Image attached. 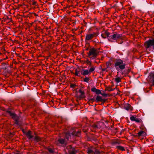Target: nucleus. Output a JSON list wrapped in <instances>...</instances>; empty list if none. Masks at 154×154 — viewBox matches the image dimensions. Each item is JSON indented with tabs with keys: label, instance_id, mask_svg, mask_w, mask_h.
<instances>
[{
	"label": "nucleus",
	"instance_id": "obj_1",
	"mask_svg": "<svg viewBox=\"0 0 154 154\" xmlns=\"http://www.w3.org/2000/svg\"><path fill=\"white\" fill-rule=\"evenodd\" d=\"M114 66L117 70L124 69L125 68L126 64L121 59H117L115 61Z\"/></svg>",
	"mask_w": 154,
	"mask_h": 154
},
{
	"label": "nucleus",
	"instance_id": "obj_2",
	"mask_svg": "<svg viewBox=\"0 0 154 154\" xmlns=\"http://www.w3.org/2000/svg\"><path fill=\"white\" fill-rule=\"evenodd\" d=\"M99 53L98 50L93 48L89 50L88 54L89 58L93 59L96 58Z\"/></svg>",
	"mask_w": 154,
	"mask_h": 154
},
{
	"label": "nucleus",
	"instance_id": "obj_3",
	"mask_svg": "<svg viewBox=\"0 0 154 154\" xmlns=\"http://www.w3.org/2000/svg\"><path fill=\"white\" fill-rule=\"evenodd\" d=\"M6 112L7 113H9L10 116L15 121V123L17 125H18L19 120V117L16 114L11 112L10 111L7 110Z\"/></svg>",
	"mask_w": 154,
	"mask_h": 154
},
{
	"label": "nucleus",
	"instance_id": "obj_4",
	"mask_svg": "<svg viewBox=\"0 0 154 154\" xmlns=\"http://www.w3.org/2000/svg\"><path fill=\"white\" fill-rule=\"evenodd\" d=\"M95 69V68L93 67H92L89 70L88 69H82L81 71V74L83 75H90L91 72L94 71Z\"/></svg>",
	"mask_w": 154,
	"mask_h": 154
},
{
	"label": "nucleus",
	"instance_id": "obj_5",
	"mask_svg": "<svg viewBox=\"0 0 154 154\" xmlns=\"http://www.w3.org/2000/svg\"><path fill=\"white\" fill-rule=\"evenodd\" d=\"M98 35V33L95 32H93L91 34H87L86 36L85 40L86 41L91 40L94 37H96Z\"/></svg>",
	"mask_w": 154,
	"mask_h": 154
},
{
	"label": "nucleus",
	"instance_id": "obj_6",
	"mask_svg": "<svg viewBox=\"0 0 154 154\" xmlns=\"http://www.w3.org/2000/svg\"><path fill=\"white\" fill-rule=\"evenodd\" d=\"M104 125V123L101 122H96L94 124L91 126V127L92 128L95 130L97 129H99L103 126Z\"/></svg>",
	"mask_w": 154,
	"mask_h": 154
},
{
	"label": "nucleus",
	"instance_id": "obj_7",
	"mask_svg": "<svg viewBox=\"0 0 154 154\" xmlns=\"http://www.w3.org/2000/svg\"><path fill=\"white\" fill-rule=\"evenodd\" d=\"M144 45L145 47L146 48H149L152 46H154V39H149L146 42L144 43Z\"/></svg>",
	"mask_w": 154,
	"mask_h": 154
},
{
	"label": "nucleus",
	"instance_id": "obj_8",
	"mask_svg": "<svg viewBox=\"0 0 154 154\" xmlns=\"http://www.w3.org/2000/svg\"><path fill=\"white\" fill-rule=\"evenodd\" d=\"M67 149L68 150L69 154H76V151L75 149L72 147L71 145H69L67 146Z\"/></svg>",
	"mask_w": 154,
	"mask_h": 154
},
{
	"label": "nucleus",
	"instance_id": "obj_9",
	"mask_svg": "<svg viewBox=\"0 0 154 154\" xmlns=\"http://www.w3.org/2000/svg\"><path fill=\"white\" fill-rule=\"evenodd\" d=\"M122 36L121 34L114 33L113 35H111L109 36V39H112L114 40H116L120 38Z\"/></svg>",
	"mask_w": 154,
	"mask_h": 154
},
{
	"label": "nucleus",
	"instance_id": "obj_10",
	"mask_svg": "<svg viewBox=\"0 0 154 154\" xmlns=\"http://www.w3.org/2000/svg\"><path fill=\"white\" fill-rule=\"evenodd\" d=\"M96 102L100 101L101 102V104H103L106 101V99H103L102 97L99 95H97L95 99Z\"/></svg>",
	"mask_w": 154,
	"mask_h": 154
},
{
	"label": "nucleus",
	"instance_id": "obj_11",
	"mask_svg": "<svg viewBox=\"0 0 154 154\" xmlns=\"http://www.w3.org/2000/svg\"><path fill=\"white\" fill-rule=\"evenodd\" d=\"M110 35V33L108 32V30H106L103 32L101 34V36L103 38H105L106 37H109Z\"/></svg>",
	"mask_w": 154,
	"mask_h": 154
},
{
	"label": "nucleus",
	"instance_id": "obj_12",
	"mask_svg": "<svg viewBox=\"0 0 154 154\" xmlns=\"http://www.w3.org/2000/svg\"><path fill=\"white\" fill-rule=\"evenodd\" d=\"M130 119L131 121H134L137 123H142V120L139 118H136L134 116L130 117Z\"/></svg>",
	"mask_w": 154,
	"mask_h": 154
},
{
	"label": "nucleus",
	"instance_id": "obj_13",
	"mask_svg": "<svg viewBox=\"0 0 154 154\" xmlns=\"http://www.w3.org/2000/svg\"><path fill=\"white\" fill-rule=\"evenodd\" d=\"M91 91L94 92L97 94H101V92L100 90L96 89L95 87H93L91 89Z\"/></svg>",
	"mask_w": 154,
	"mask_h": 154
},
{
	"label": "nucleus",
	"instance_id": "obj_14",
	"mask_svg": "<svg viewBox=\"0 0 154 154\" xmlns=\"http://www.w3.org/2000/svg\"><path fill=\"white\" fill-rule=\"evenodd\" d=\"M32 132L30 131H29L26 133V135L27 138L29 139H31L33 137V136L32 135Z\"/></svg>",
	"mask_w": 154,
	"mask_h": 154
},
{
	"label": "nucleus",
	"instance_id": "obj_15",
	"mask_svg": "<svg viewBox=\"0 0 154 154\" xmlns=\"http://www.w3.org/2000/svg\"><path fill=\"white\" fill-rule=\"evenodd\" d=\"M58 142L62 145H66L67 144V142L65 139L62 138H60L58 139Z\"/></svg>",
	"mask_w": 154,
	"mask_h": 154
},
{
	"label": "nucleus",
	"instance_id": "obj_16",
	"mask_svg": "<svg viewBox=\"0 0 154 154\" xmlns=\"http://www.w3.org/2000/svg\"><path fill=\"white\" fill-rule=\"evenodd\" d=\"M124 108L127 110H132L133 108L131 106L129 103H126L124 106Z\"/></svg>",
	"mask_w": 154,
	"mask_h": 154
},
{
	"label": "nucleus",
	"instance_id": "obj_17",
	"mask_svg": "<svg viewBox=\"0 0 154 154\" xmlns=\"http://www.w3.org/2000/svg\"><path fill=\"white\" fill-rule=\"evenodd\" d=\"M79 92L80 94V95L79 97L80 98H84L85 97V93L84 91L81 89L79 90Z\"/></svg>",
	"mask_w": 154,
	"mask_h": 154
},
{
	"label": "nucleus",
	"instance_id": "obj_18",
	"mask_svg": "<svg viewBox=\"0 0 154 154\" xmlns=\"http://www.w3.org/2000/svg\"><path fill=\"white\" fill-rule=\"evenodd\" d=\"M71 134L72 135L79 137L81 135V131H78L77 132L73 131L71 133Z\"/></svg>",
	"mask_w": 154,
	"mask_h": 154
},
{
	"label": "nucleus",
	"instance_id": "obj_19",
	"mask_svg": "<svg viewBox=\"0 0 154 154\" xmlns=\"http://www.w3.org/2000/svg\"><path fill=\"white\" fill-rule=\"evenodd\" d=\"M93 149L92 147L88 148L87 152V153L88 154H94V151H93Z\"/></svg>",
	"mask_w": 154,
	"mask_h": 154
},
{
	"label": "nucleus",
	"instance_id": "obj_20",
	"mask_svg": "<svg viewBox=\"0 0 154 154\" xmlns=\"http://www.w3.org/2000/svg\"><path fill=\"white\" fill-rule=\"evenodd\" d=\"M138 136L139 137H140L141 136L145 135L146 134L145 132L143 131H139L137 134Z\"/></svg>",
	"mask_w": 154,
	"mask_h": 154
},
{
	"label": "nucleus",
	"instance_id": "obj_21",
	"mask_svg": "<svg viewBox=\"0 0 154 154\" xmlns=\"http://www.w3.org/2000/svg\"><path fill=\"white\" fill-rule=\"evenodd\" d=\"M71 134V133H66L65 134V137L66 138L67 140H69V138L71 137L70 134Z\"/></svg>",
	"mask_w": 154,
	"mask_h": 154
},
{
	"label": "nucleus",
	"instance_id": "obj_22",
	"mask_svg": "<svg viewBox=\"0 0 154 154\" xmlns=\"http://www.w3.org/2000/svg\"><path fill=\"white\" fill-rule=\"evenodd\" d=\"M34 140L38 142L41 140V138L39 137L36 136L34 138Z\"/></svg>",
	"mask_w": 154,
	"mask_h": 154
},
{
	"label": "nucleus",
	"instance_id": "obj_23",
	"mask_svg": "<svg viewBox=\"0 0 154 154\" xmlns=\"http://www.w3.org/2000/svg\"><path fill=\"white\" fill-rule=\"evenodd\" d=\"M116 148L122 151H125V150L124 147L120 146H117Z\"/></svg>",
	"mask_w": 154,
	"mask_h": 154
},
{
	"label": "nucleus",
	"instance_id": "obj_24",
	"mask_svg": "<svg viewBox=\"0 0 154 154\" xmlns=\"http://www.w3.org/2000/svg\"><path fill=\"white\" fill-rule=\"evenodd\" d=\"M115 80L117 83L120 82L121 81V78L120 77H118L115 78Z\"/></svg>",
	"mask_w": 154,
	"mask_h": 154
},
{
	"label": "nucleus",
	"instance_id": "obj_25",
	"mask_svg": "<svg viewBox=\"0 0 154 154\" xmlns=\"http://www.w3.org/2000/svg\"><path fill=\"white\" fill-rule=\"evenodd\" d=\"M75 73L74 74L76 76H80V71L78 70L77 69L75 70Z\"/></svg>",
	"mask_w": 154,
	"mask_h": 154
},
{
	"label": "nucleus",
	"instance_id": "obj_26",
	"mask_svg": "<svg viewBox=\"0 0 154 154\" xmlns=\"http://www.w3.org/2000/svg\"><path fill=\"white\" fill-rule=\"evenodd\" d=\"M47 150L49 152L51 153H53L54 152V149L50 148H47Z\"/></svg>",
	"mask_w": 154,
	"mask_h": 154
},
{
	"label": "nucleus",
	"instance_id": "obj_27",
	"mask_svg": "<svg viewBox=\"0 0 154 154\" xmlns=\"http://www.w3.org/2000/svg\"><path fill=\"white\" fill-rule=\"evenodd\" d=\"M101 152H100L97 149H95L94 152V154H100Z\"/></svg>",
	"mask_w": 154,
	"mask_h": 154
},
{
	"label": "nucleus",
	"instance_id": "obj_28",
	"mask_svg": "<svg viewBox=\"0 0 154 154\" xmlns=\"http://www.w3.org/2000/svg\"><path fill=\"white\" fill-rule=\"evenodd\" d=\"M85 63H87L88 65H89V66H91V62L89 61L88 59H87L86 61H85Z\"/></svg>",
	"mask_w": 154,
	"mask_h": 154
},
{
	"label": "nucleus",
	"instance_id": "obj_29",
	"mask_svg": "<svg viewBox=\"0 0 154 154\" xmlns=\"http://www.w3.org/2000/svg\"><path fill=\"white\" fill-rule=\"evenodd\" d=\"M95 96H94L93 98H91V99H90L89 100V101H91L92 102H93L94 101H96V99H95Z\"/></svg>",
	"mask_w": 154,
	"mask_h": 154
},
{
	"label": "nucleus",
	"instance_id": "obj_30",
	"mask_svg": "<svg viewBox=\"0 0 154 154\" xmlns=\"http://www.w3.org/2000/svg\"><path fill=\"white\" fill-rule=\"evenodd\" d=\"M89 81V78L88 77H86L85 78L84 80V81L85 82H88Z\"/></svg>",
	"mask_w": 154,
	"mask_h": 154
},
{
	"label": "nucleus",
	"instance_id": "obj_31",
	"mask_svg": "<svg viewBox=\"0 0 154 154\" xmlns=\"http://www.w3.org/2000/svg\"><path fill=\"white\" fill-rule=\"evenodd\" d=\"M152 85H154V73L152 74Z\"/></svg>",
	"mask_w": 154,
	"mask_h": 154
},
{
	"label": "nucleus",
	"instance_id": "obj_32",
	"mask_svg": "<svg viewBox=\"0 0 154 154\" xmlns=\"http://www.w3.org/2000/svg\"><path fill=\"white\" fill-rule=\"evenodd\" d=\"M106 64L107 68H109L110 66V63L109 62H107L106 63Z\"/></svg>",
	"mask_w": 154,
	"mask_h": 154
},
{
	"label": "nucleus",
	"instance_id": "obj_33",
	"mask_svg": "<svg viewBox=\"0 0 154 154\" xmlns=\"http://www.w3.org/2000/svg\"><path fill=\"white\" fill-rule=\"evenodd\" d=\"M107 90L108 91H113L114 89H112V88H110V87H109V88H108L107 89Z\"/></svg>",
	"mask_w": 154,
	"mask_h": 154
},
{
	"label": "nucleus",
	"instance_id": "obj_34",
	"mask_svg": "<svg viewBox=\"0 0 154 154\" xmlns=\"http://www.w3.org/2000/svg\"><path fill=\"white\" fill-rule=\"evenodd\" d=\"M75 85L74 84H71L70 85V87L72 88H75Z\"/></svg>",
	"mask_w": 154,
	"mask_h": 154
},
{
	"label": "nucleus",
	"instance_id": "obj_35",
	"mask_svg": "<svg viewBox=\"0 0 154 154\" xmlns=\"http://www.w3.org/2000/svg\"><path fill=\"white\" fill-rule=\"evenodd\" d=\"M101 95L104 97H107V96L108 94H106L105 93H103L101 94Z\"/></svg>",
	"mask_w": 154,
	"mask_h": 154
},
{
	"label": "nucleus",
	"instance_id": "obj_36",
	"mask_svg": "<svg viewBox=\"0 0 154 154\" xmlns=\"http://www.w3.org/2000/svg\"><path fill=\"white\" fill-rule=\"evenodd\" d=\"M82 131H83V132H87L88 131V129H83V130H82Z\"/></svg>",
	"mask_w": 154,
	"mask_h": 154
},
{
	"label": "nucleus",
	"instance_id": "obj_37",
	"mask_svg": "<svg viewBox=\"0 0 154 154\" xmlns=\"http://www.w3.org/2000/svg\"><path fill=\"white\" fill-rule=\"evenodd\" d=\"M32 14H33L35 16H38V14L34 13H32Z\"/></svg>",
	"mask_w": 154,
	"mask_h": 154
},
{
	"label": "nucleus",
	"instance_id": "obj_38",
	"mask_svg": "<svg viewBox=\"0 0 154 154\" xmlns=\"http://www.w3.org/2000/svg\"><path fill=\"white\" fill-rule=\"evenodd\" d=\"M144 126H143L142 125V126H140V128L141 129H143V128H144Z\"/></svg>",
	"mask_w": 154,
	"mask_h": 154
},
{
	"label": "nucleus",
	"instance_id": "obj_39",
	"mask_svg": "<svg viewBox=\"0 0 154 154\" xmlns=\"http://www.w3.org/2000/svg\"><path fill=\"white\" fill-rule=\"evenodd\" d=\"M36 3V2H32V5H35Z\"/></svg>",
	"mask_w": 154,
	"mask_h": 154
},
{
	"label": "nucleus",
	"instance_id": "obj_40",
	"mask_svg": "<svg viewBox=\"0 0 154 154\" xmlns=\"http://www.w3.org/2000/svg\"><path fill=\"white\" fill-rule=\"evenodd\" d=\"M105 70H106V69H104V68L102 69V71H104Z\"/></svg>",
	"mask_w": 154,
	"mask_h": 154
},
{
	"label": "nucleus",
	"instance_id": "obj_41",
	"mask_svg": "<svg viewBox=\"0 0 154 154\" xmlns=\"http://www.w3.org/2000/svg\"><path fill=\"white\" fill-rule=\"evenodd\" d=\"M15 154H19V153H15Z\"/></svg>",
	"mask_w": 154,
	"mask_h": 154
},
{
	"label": "nucleus",
	"instance_id": "obj_42",
	"mask_svg": "<svg viewBox=\"0 0 154 154\" xmlns=\"http://www.w3.org/2000/svg\"><path fill=\"white\" fill-rule=\"evenodd\" d=\"M153 48H154V45Z\"/></svg>",
	"mask_w": 154,
	"mask_h": 154
}]
</instances>
